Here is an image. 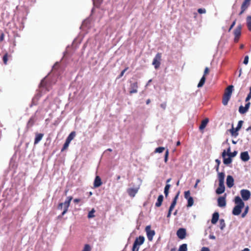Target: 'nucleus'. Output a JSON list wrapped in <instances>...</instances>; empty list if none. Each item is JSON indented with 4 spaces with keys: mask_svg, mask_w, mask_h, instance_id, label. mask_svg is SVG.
<instances>
[{
    "mask_svg": "<svg viewBox=\"0 0 251 251\" xmlns=\"http://www.w3.org/2000/svg\"><path fill=\"white\" fill-rule=\"evenodd\" d=\"M91 249L90 246L89 245L86 244L85 245L82 251H91Z\"/></svg>",
    "mask_w": 251,
    "mask_h": 251,
    "instance_id": "obj_39",
    "label": "nucleus"
},
{
    "mask_svg": "<svg viewBox=\"0 0 251 251\" xmlns=\"http://www.w3.org/2000/svg\"><path fill=\"white\" fill-rule=\"evenodd\" d=\"M241 251H250V249L248 248H245L244 250H243Z\"/></svg>",
    "mask_w": 251,
    "mask_h": 251,
    "instance_id": "obj_62",
    "label": "nucleus"
},
{
    "mask_svg": "<svg viewBox=\"0 0 251 251\" xmlns=\"http://www.w3.org/2000/svg\"><path fill=\"white\" fill-rule=\"evenodd\" d=\"M144 237L142 236H140L138 238H137L136 239L134 244L140 247L141 245H142L144 243Z\"/></svg>",
    "mask_w": 251,
    "mask_h": 251,
    "instance_id": "obj_12",
    "label": "nucleus"
},
{
    "mask_svg": "<svg viewBox=\"0 0 251 251\" xmlns=\"http://www.w3.org/2000/svg\"><path fill=\"white\" fill-rule=\"evenodd\" d=\"M219 215L218 213H217V212L214 213L212 216L211 223L213 224H215L217 222V221L219 219Z\"/></svg>",
    "mask_w": 251,
    "mask_h": 251,
    "instance_id": "obj_18",
    "label": "nucleus"
},
{
    "mask_svg": "<svg viewBox=\"0 0 251 251\" xmlns=\"http://www.w3.org/2000/svg\"><path fill=\"white\" fill-rule=\"evenodd\" d=\"M235 24V21H234L233 22L232 24L231 25L229 30H230L231 29V28L234 26Z\"/></svg>",
    "mask_w": 251,
    "mask_h": 251,
    "instance_id": "obj_57",
    "label": "nucleus"
},
{
    "mask_svg": "<svg viewBox=\"0 0 251 251\" xmlns=\"http://www.w3.org/2000/svg\"><path fill=\"white\" fill-rule=\"evenodd\" d=\"M247 24L249 30L251 31V16L247 17Z\"/></svg>",
    "mask_w": 251,
    "mask_h": 251,
    "instance_id": "obj_27",
    "label": "nucleus"
},
{
    "mask_svg": "<svg viewBox=\"0 0 251 251\" xmlns=\"http://www.w3.org/2000/svg\"><path fill=\"white\" fill-rule=\"evenodd\" d=\"M178 196H179V193H178L177 194V195L174 198V200H173V201H172L171 204H174L175 205H176V202H177V199L178 198Z\"/></svg>",
    "mask_w": 251,
    "mask_h": 251,
    "instance_id": "obj_36",
    "label": "nucleus"
},
{
    "mask_svg": "<svg viewBox=\"0 0 251 251\" xmlns=\"http://www.w3.org/2000/svg\"><path fill=\"white\" fill-rule=\"evenodd\" d=\"M248 62H249V56H246L245 57L243 63L245 64V65H247L248 63Z\"/></svg>",
    "mask_w": 251,
    "mask_h": 251,
    "instance_id": "obj_47",
    "label": "nucleus"
},
{
    "mask_svg": "<svg viewBox=\"0 0 251 251\" xmlns=\"http://www.w3.org/2000/svg\"><path fill=\"white\" fill-rule=\"evenodd\" d=\"M249 211V206H247L245 208L244 212L242 214V217L244 218L246 216Z\"/></svg>",
    "mask_w": 251,
    "mask_h": 251,
    "instance_id": "obj_38",
    "label": "nucleus"
},
{
    "mask_svg": "<svg viewBox=\"0 0 251 251\" xmlns=\"http://www.w3.org/2000/svg\"><path fill=\"white\" fill-rule=\"evenodd\" d=\"M218 178L219 182H224L225 174L224 173H219Z\"/></svg>",
    "mask_w": 251,
    "mask_h": 251,
    "instance_id": "obj_24",
    "label": "nucleus"
},
{
    "mask_svg": "<svg viewBox=\"0 0 251 251\" xmlns=\"http://www.w3.org/2000/svg\"><path fill=\"white\" fill-rule=\"evenodd\" d=\"M251 99V87L250 88V92L246 99V101H249Z\"/></svg>",
    "mask_w": 251,
    "mask_h": 251,
    "instance_id": "obj_42",
    "label": "nucleus"
},
{
    "mask_svg": "<svg viewBox=\"0 0 251 251\" xmlns=\"http://www.w3.org/2000/svg\"><path fill=\"white\" fill-rule=\"evenodd\" d=\"M230 151H231L230 147H228V148L227 149V151H226V155H227V156L231 152Z\"/></svg>",
    "mask_w": 251,
    "mask_h": 251,
    "instance_id": "obj_53",
    "label": "nucleus"
},
{
    "mask_svg": "<svg viewBox=\"0 0 251 251\" xmlns=\"http://www.w3.org/2000/svg\"><path fill=\"white\" fill-rule=\"evenodd\" d=\"M168 155H169V150H167V151L165 152V157H164V161L165 162H167L168 161Z\"/></svg>",
    "mask_w": 251,
    "mask_h": 251,
    "instance_id": "obj_41",
    "label": "nucleus"
},
{
    "mask_svg": "<svg viewBox=\"0 0 251 251\" xmlns=\"http://www.w3.org/2000/svg\"><path fill=\"white\" fill-rule=\"evenodd\" d=\"M172 211V210H171L170 209H169L168 213L167 216V218L170 217V216L171 215Z\"/></svg>",
    "mask_w": 251,
    "mask_h": 251,
    "instance_id": "obj_54",
    "label": "nucleus"
},
{
    "mask_svg": "<svg viewBox=\"0 0 251 251\" xmlns=\"http://www.w3.org/2000/svg\"><path fill=\"white\" fill-rule=\"evenodd\" d=\"M201 251H210L209 249L207 247H202Z\"/></svg>",
    "mask_w": 251,
    "mask_h": 251,
    "instance_id": "obj_49",
    "label": "nucleus"
},
{
    "mask_svg": "<svg viewBox=\"0 0 251 251\" xmlns=\"http://www.w3.org/2000/svg\"><path fill=\"white\" fill-rule=\"evenodd\" d=\"M251 0H244L242 4V6H243L244 9H247L250 5Z\"/></svg>",
    "mask_w": 251,
    "mask_h": 251,
    "instance_id": "obj_22",
    "label": "nucleus"
},
{
    "mask_svg": "<svg viewBox=\"0 0 251 251\" xmlns=\"http://www.w3.org/2000/svg\"><path fill=\"white\" fill-rule=\"evenodd\" d=\"M72 199L73 198L71 196L68 197L64 202L59 204L58 208L60 209L63 208V211L62 213V215H64L67 213Z\"/></svg>",
    "mask_w": 251,
    "mask_h": 251,
    "instance_id": "obj_4",
    "label": "nucleus"
},
{
    "mask_svg": "<svg viewBox=\"0 0 251 251\" xmlns=\"http://www.w3.org/2000/svg\"><path fill=\"white\" fill-rule=\"evenodd\" d=\"M218 205L220 207H225L226 205V201L225 198L222 197H221L218 199Z\"/></svg>",
    "mask_w": 251,
    "mask_h": 251,
    "instance_id": "obj_13",
    "label": "nucleus"
},
{
    "mask_svg": "<svg viewBox=\"0 0 251 251\" xmlns=\"http://www.w3.org/2000/svg\"><path fill=\"white\" fill-rule=\"evenodd\" d=\"M188 201V207H191L194 204V200L192 197H190L188 199H187Z\"/></svg>",
    "mask_w": 251,
    "mask_h": 251,
    "instance_id": "obj_30",
    "label": "nucleus"
},
{
    "mask_svg": "<svg viewBox=\"0 0 251 251\" xmlns=\"http://www.w3.org/2000/svg\"><path fill=\"white\" fill-rule=\"evenodd\" d=\"M170 187H171V185L169 184H167L165 187L164 194H165L166 197H167V196H168L169 191V189H170Z\"/></svg>",
    "mask_w": 251,
    "mask_h": 251,
    "instance_id": "obj_25",
    "label": "nucleus"
},
{
    "mask_svg": "<svg viewBox=\"0 0 251 251\" xmlns=\"http://www.w3.org/2000/svg\"><path fill=\"white\" fill-rule=\"evenodd\" d=\"M208 73H209V69H208V68L207 67H206L205 68V70H204V75H203V76H205V75H207V74H208Z\"/></svg>",
    "mask_w": 251,
    "mask_h": 251,
    "instance_id": "obj_48",
    "label": "nucleus"
},
{
    "mask_svg": "<svg viewBox=\"0 0 251 251\" xmlns=\"http://www.w3.org/2000/svg\"><path fill=\"white\" fill-rule=\"evenodd\" d=\"M237 154V151H234L232 152H230L228 156H229L231 158L235 157Z\"/></svg>",
    "mask_w": 251,
    "mask_h": 251,
    "instance_id": "obj_44",
    "label": "nucleus"
},
{
    "mask_svg": "<svg viewBox=\"0 0 251 251\" xmlns=\"http://www.w3.org/2000/svg\"><path fill=\"white\" fill-rule=\"evenodd\" d=\"M243 123V122L242 121H239L238 122V125H237V127L235 128V129H236V131H238L241 129V128L242 126Z\"/></svg>",
    "mask_w": 251,
    "mask_h": 251,
    "instance_id": "obj_35",
    "label": "nucleus"
},
{
    "mask_svg": "<svg viewBox=\"0 0 251 251\" xmlns=\"http://www.w3.org/2000/svg\"><path fill=\"white\" fill-rule=\"evenodd\" d=\"M209 238L211 239H213V240L215 239V236L214 235H210L209 236Z\"/></svg>",
    "mask_w": 251,
    "mask_h": 251,
    "instance_id": "obj_59",
    "label": "nucleus"
},
{
    "mask_svg": "<svg viewBox=\"0 0 251 251\" xmlns=\"http://www.w3.org/2000/svg\"><path fill=\"white\" fill-rule=\"evenodd\" d=\"M240 194L244 201H248L250 199L251 192L246 189H242L240 191Z\"/></svg>",
    "mask_w": 251,
    "mask_h": 251,
    "instance_id": "obj_7",
    "label": "nucleus"
},
{
    "mask_svg": "<svg viewBox=\"0 0 251 251\" xmlns=\"http://www.w3.org/2000/svg\"><path fill=\"white\" fill-rule=\"evenodd\" d=\"M222 157L224 159V163L226 165H228L232 162V159L229 156L226 155V151L224 150L222 153Z\"/></svg>",
    "mask_w": 251,
    "mask_h": 251,
    "instance_id": "obj_8",
    "label": "nucleus"
},
{
    "mask_svg": "<svg viewBox=\"0 0 251 251\" xmlns=\"http://www.w3.org/2000/svg\"><path fill=\"white\" fill-rule=\"evenodd\" d=\"M127 68H126L125 70H124L121 72V74H120V77H122V76L124 75V73L126 72V71L127 70Z\"/></svg>",
    "mask_w": 251,
    "mask_h": 251,
    "instance_id": "obj_51",
    "label": "nucleus"
},
{
    "mask_svg": "<svg viewBox=\"0 0 251 251\" xmlns=\"http://www.w3.org/2000/svg\"><path fill=\"white\" fill-rule=\"evenodd\" d=\"M239 38V37H235V38H234L235 42H238Z\"/></svg>",
    "mask_w": 251,
    "mask_h": 251,
    "instance_id": "obj_60",
    "label": "nucleus"
},
{
    "mask_svg": "<svg viewBox=\"0 0 251 251\" xmlns=\"http://www.w3.org/2000/svg\"><path fill=\"white\" fill-rule=\"evenodd\" d=\"M75 132H72L70 135H69V136L67 137V140L69 141L70 142H71L75 137Z\"/></svg>",
    "mask_w": 251,
    "mask_h": 251,
    "instance_id": "obj_29",
    "label": "nucleus"
},
{
    "mask_svg": "<svg viewBox=\"0 0 251 251\" xmlns=\"http://www.w3.org/2000/svg\"><path fill=\"white\" fill-rule=\"evenodd\" d=\"M80 201V199H75L74 200V201L75 203H77L78 202H79Z\"/></svg>",
    "mask_w": 251,
    "mask_h": 251,
    "instance_id": "obj_58",
    "label": "nucleus"
},
{
    "mask_svg": "<svg viewBox=\"0 0 251 251\" xmlns=\"http://www.w3.org/2000/svg\"><path fill=\"white\" fill-rule=\"evenodd\" d=\"M250 130H251V126L247 129V131H249Z\"/></svg>",
    "mask_w": 251,
    "mask_h": 251,
    "instance_id": "obj_64",
    "label": "nucleus"
},
{
    "mask_svg": "<svg viewBox=\"0 0 251 251\" xmlns=\"http://www.w3.org/2000/svg\"><path fill=\"white\" fill-rule=\"evenodd\" d=\"M233 90V86L232 85H229L226 89L222 101L223 104L224 105H226L227 104L228 102L230 99Z\"/></svg>",
    "mask_w": 251,
    "mask_h": 251,
    "instance_id": "obj_2",
    "label": "nucleus"
},
{
    "mask_svg": "<svg viewBox=\"0 0 251 251\" xmlns=\"http://www.w3.org/2000/svg\"><path fill=\"white\" fill-rule=\"evenodd\" d=\"M177 236L181 239L185 238L186 236V230L184 228H179L177 231Z\"/></svg>",
    "mask_w": 251,
    "mask_h": 251,
    "instance_id": "obj_9",
    "label": "nucleus"
},
{
    "mask_svg": "<svg viewBox=\"0 0 251 251\" xmlns=\"http://www.w3.org/2000/svg\"><path fill=\"white\" fill-rule=\"evenodd\" d=\"M198 12L200 14H205L206 13V10L204 8H199L198 10Z\"/></svg>",
    "mask_w": 251,
    "mask_h": 251,
    "instance_id": "obj_45",
    "label": "nucleus"
},
{
    "mask_svg": "<svg viewBox=\"0 0 251 251\" xmlns=\"http://www.w3.org/2000/svg\"><path fill=\"white\" fill-rule=\"evenodd\" d=\"M225 190L224 182H219V187L216 190V193L221 194L224 192Z\"/></svg>",
    "mask_w": 251,
    "mask_h": 251,
    "instance_id": "obj_10",
    "label": "nucleus"
},
{
    "mask_svg": "<svg viewBox=\"0 0 251 251\" xmlns=\"http://www.w3.org/2000/svg\"><path fill=\"white\" fill-rule=\"evenodd\" d=\"M3 36H4L3 34H1V36H0V40L1 41H2V40L3 39Z\"/></svg>",
    "mask_w": 251,
    "mask_h": 251,
    "instance_id": "obj_63",
    "label": "nucleus"
},
{
    "mask_svg": "<svg viewBox=\"0 0 251 251\" xmlns=\"http://www.w3.org/2000/svg\"><path fill=\"white\" fill-rule=\"evenodd\" d=\"M229 131L230 132L231 136L234 137H236L239 134L238 131H236V129L233 126V125H232V128L229 129Z\"/></svg>",
    "mask_w": 251,
    "mask_h": 251,
    "instance_id": "obj_17",
    "label": "nucleus"
},
{
    "mask_svg": "<svg viewBox=\"0 0 251 251\" xmlns=\"http://www.w3.org/2000/svg\"><path fill=\"white\" fill-rule=\"evenodd\" d=\"M139 249V246L133 244L132 251H138Z\"/></svg>",
    "mask_w": 251,
    "mask_h": 251,
    "instance_id": "obj_43",
    "label": "nucleus"
},
{
    "mask_svg": "<svg viewBox=\"0 0 251 251\" xmlns=\"http://www.w3.org/2000/svg\"><path fill=\"white\" fill-rule=\"evenodd\" d=\"M163 201V196L162 195H160L158 196L157 202L155 203V206L156 207H160Z\"/></svg>",
    "mask_w": 251,
    "mask_h": 251,
    "instance_id": "obj_19",
    "label": "nucleus"
},
{
    "mask_svg": "<svg viewBox=\"0 0 251 251\" xmlns=\"http://www.w3.org/2000/svg\"><path fill=\"white\" fill-rule=\"evenodd\" d=\"M215 161L217 163V165H219V164H220V161L219 159H216Z\"/></svg>",
    "mask_w": 251,
    "mask_h": 251,
    "instance_id": "obj_61",
    "label": "nucleus"
},
{
    "mask_svg": "<svg viewBox=\"0 0 251 251\" xmlns=\"http://www.w3.org/2000/svg\"><path fill=\"white\" fill-rule=\"evenodd\" d=\"M205 81V77L204 76H203L201 77V79L199 83L198 84V87H199V88L201 87L203 85Z\"/></svg>",
    "mask_w": 251,
    "mask_h": 251,
    "instance_id": "obj_26",
    "label": "nucleus"
},
{
    "mask_svg": "<svg viewBox=\"0 0 251 251\" xmlns=\"http://www.w3.org/2000/svg\"><path fill=\"white\" fill-rule=\"evenodd\" d=\"M138 87L137 83H134L131 85L130 94L136 93L137 92V88Z\"/></svg>",
    "mask_w": 251,
    "mask_h": 251,
    "instance_id": "obj_20",
    "label": "nucleus"
},
{
    "mask_svg": "<svg viewBox=\"0 0 251 251\" xmlns=\"http://www.w3.org/2000/svg\"><path fill=\"white\" fill-rule=\"evenodd\" d=\"M208 122V119H205L203 121H202L201 125H200L199 128L200 130L203 129L206 126L207 123Z\"/></svg>",
    "mask_w": 251,
    "mask_h": 251,
    "instance_id": "obj_21",
    "label": "nucleus"
},
{
    "mask_svg": "<svg viewBox=\"0 0 251 251\" xmlns=\"http://www.w3.org/2000/svg\"><path fill=\"white\" fill-rule=\"evenodd\" d=\"M178 251H187V245L186 244L181 245L178 249Z\"/></svg>",
    "mask_w": 251,
    "mask_h": 251,
    "instance_id": "obj_28",
    "label": "nucleus"
},
{
    "mask_svg": "<svg viewBox=\"0 0 251 251\" xmlns=\"http://www.w3.org/2000/svg\"><path fill=\"white\" fill-rule=\"evenodd\" d=\"M246 9H244V8H243V6H241V11L240 12V14H240V15L244 13V12Z\"/></svg>",
    "mask_w": 251,
    "mask_h": 251,
    "instance_id": "obj_56",
    "label": "nucleus"
},
{
    "mask_svg": "<svg viewBox=\"0 0 251 251\" xmlns=\"http://www.w3.org/2000/svg\"><path fill=\"white\" fill-rule=\"evenodd\" d=\"M102 184L101 179L99 176H97L95 177L94 182V186L95 187H98L100 186Z\"/></svg>",
    "mask_w": 251,
    "mask_h": 251,
    "instance_id": "obj_15",
    "label": "nucleus"
},
{
    "mask_svg": "<svg viewBox=\"0 0 251 251\" xmlns=\"http://www.w3.org/2000/svg\"><path fill=\"white\" fill-rule=\"evenodd\" d=\"M138 180L139 182V184L137 185H136V186H134L133 187L129 188L127 189V193L128 194V195L131 197H134L140 189L142 180L140 178H138Z\"/></svg>",
    "mask_w": 251,
    "mask_h": 251,
    "instance_id": "obj_3",
    "label": "nucleus"
},
{
    "mask_svg": "<svg viewBox=\"0 0 251 251\" xmlns=\"http://www.w3.org/2000/svg\"><path fill=\"white\" fill-rule=\"evenodd\" d=\"M176 205H174V204H171L170 207H169V209L171 210H172L174 209V208H175Z\"/></svg>",
    "mask_w": 251,
    "mask_h": 251,
    "instance_id": "obj_55",
    "label": "nucleus"
},
{
    "mask_svg": "<svg viewBox=\"0 0 251 251\" xmlns=\"http://www.w3.org/2000/svg\"><path fill=\"white\" fill-rule=\"evenodd\" d=\"M165 150L164 147H159L155 149V152L157 153H161Z\"/></svg>",
    "mask_w": 251,
    "mask_h": 251,
    "instance_id": "obj_37",
    "label": "nucleus"
},
{
    "mask_svg": "<svg viewBox=\"0 0 251 251\" xmlns=\"http://www.w3.org/2000/svg\"><path fill=\"white\" fill-rule=\"evenodd\" d=\"M71 142H70L69 141L66 140V142L63 146V147L62 149V151H63L64 150H66L69 146V144Z\"/></svg>",
    "mask_w": 251,
    "mask_h": 251,
    "instance_id": "obj_34",
    "label": "nucleus"
},
{
    "mask_svg": "<svg viewBox=\"0 0 251 251\" xmlns=\"http://www.w3.org/2000/svg\"><path fill=\"white\" fill-rule=\"evenodd\" d=\"M247 111L248 110L246 109L245 107H243V106H240L239 107V111L241 114H244L247 112Z\"/></svg>",
    "mask_w": 251,
    "mask_h": 251,
    "instance_id": "obj_31",
    "label": "nucleus"
},
{
    "mask_svg": "<svg viewBox=\"0 0 251 251\" xmlns=\"http://www.w3.org/2000/svg\"><path fill=\"white\" fill-rule=\"evenodd\" d=\"M95 210L94 209H92L88 213V218H92L95 217L94 213H95Z\"/></svg>",
    "mask_w": 251,
    "mask_h": 251,
    "instance_id": "obj_32",
    "label": "nucleus"
},
{
    "mask_svg": "<svg viewBox=\"0 0 251 251\" xmlns=\"http://www.w3.org/2000/svg\"><path fill=\"white\" fill-rule=\"evenodd\" d=\"M161 59V53H158L156 54L155 56L154 57L153 61H152V65L154 66L155 69H157L159 68L160 65V61Z\"/></svg>",
    "mask_w": 251,
    "mask_h": 251,
    "instance_id": "obj_5",
    "label": "nucleus"
},
{
    "mask_svg": "<svg viewBox=\"0 0 251 251\" xmlns=\"http://www.w3.org/2000/svg\"><path fill=\"white\" fill-rule=\"evenodd\" d=\"M145 230L147 232V235L149 240L152 241L153 237L155 235L154 230H151V227L150 226H147Z\"/></svg>",
    "mask_w": 251,
    "mask_h": 251,
    "instance_id": "obj_6",
    "label": "nucleus"
},
{
    "mask_svg": "<svg viewBox=\"0 0 251 251\" xmlns=\"http://www.w3.org/2000/svg\"><path fill=\"white\" fill-rule=\"evenodd\" d=\"M241 159L243 161H247L250 159L249 153L247 151H244L241 153Z\"/></svg>",
    "mask_w": 251,
    "mask_h": 251,
    "instance_id": "obj_14",
    "label": "nucleus"
},
{
    "mask_svg": "<svg viewBox=\"0 0 251 251\" xmlns=\"http://www.w3.org/2000/svg\"><path fill=\"white\" fill-rule=\"evenodd\" d=\"M241 25H239L235 29L234 31V35L235 37H240L241 33Z\"/></svg>",
    "mask_w": 251,
    "mask_h": 251,
    "instance_id": "obj_16",
    "label": "nucleus"
},
{
    "mask_svg": "<svg viewBox=\"0 0 251 251\" xmlns=\"http://www.w3.org/2000/svg\"><path fill=\"white\" fill-rule=\"evenodd\" d=\"M250 102H248L246 105H245V108L246 109H247L248 110L249 108V107H250Z\"/></svg>",
    "mask_w": 251,
    "mask_h": 251,
    "instance_id": "obj_52",
    "label": "nucleus"
},
{
    "mask_svg": "<svg viewBox=\"0 0 251 251\" xmlns=\"http://www.w3.org/2000/svg\"><path fill=\"white\" fill-rule=\"evenodd\" d=\"M226 226L225 221L223 219H221L220 220V227L221 229L223 230Z\"/></svg>",
    "mask_w": 251,
    "mask_h": 251,
    "instance_id": "obj_33",
    "label": "nucleus"
},
{
    "mask_svg": "<svg viewBox=\"0 0 251 251\" xmlns=\"http://www.w3.org/2000/svg\"><path fill=\"white\" fill-rule=\"evenodd\" d=\"M226 185L228 187L231 188L234 185V179L231 176H228L226 178Z\"/></svg>",
    "mask_w": 251,
    "mask_h": 251,
    "instance_id": "obj_11",
    "label": "nucleus"
},
{
    "mask_svg": "<svg viewBox=\"0 0 251 251\" xmlns=\"http://www.w3.org/2000/svg\"><path fill=\"white\" fill-rule=\"evenodd\" d=\"M190 197H191L190 196V191H187L185 192V193H184V198L186 199H188Z\"/></svg>",
    "mask_w": 251,
    "mask_h": 251,
    "instance_id": "obj_40",
    "label": "nucleus"
},
{
    "mask_svg": "<svg viewBox=\"0 0 251 251\" xmlns=\"http://www.w3.org/2000/svg\"><path fill=\"white\" fill-rule=\"evenodd\" d=\"M7 54H6L4 55L3 57V62L5 64H7Z\"/></svg>",
    "mask_w": 251,
    "mask_h": 251,
    "instance_id": "obj_46",
    "label": "nucleus"
},
{
    "mask_svg": "<svg viewBox=\"0 0 251 251\" xmlns=\"http://www.w3.org/2000/svg\"><path fill=\"white\" fill-rule=\"evenodd\" d=\"M200 181H201V180H200V179H197V180H196V184H195V185H194V186L195 188H197L198 184V183L200 182Z\"/></svg>",
    "mask_w": 251,
    "mask_h": 251,
    "instance_id": "obj_50",
    "label": "nucleus"
},
{
    "mask_svg": "<svg viewBox=\"0 0 251 251\" xmlns=\"http://www.w3.org/2000/svg\"><path fill=\"white\" fill-rule=\"evenodd\" d=\"M43 136V135L42 134H38L36 135V138L34 141V144H37L39 141H40Z\"/></svg>",
    "mask_w": 251,
    "mask_h": 251,
    "instance_id": "obj_23",
    "label": "nucleus"
},
{
    "mask_svg": "<svg viewBox=\"0 0 251 251\" xmlns=\"http://www.w3.org/2000/svg\"><path fill=\"white\" fill-rule=\"evenodd\" d=\"M234 202L235 206L232 210V214L234 215H239L241 212L242 209L244 207L245 203L239 196L235 197Z\"/></svg>",
    "mask_w": 251,
    "mask_h": 251,
    "instance_id": "obj_1",
    "label": "nucleus"
}]
</instances>
